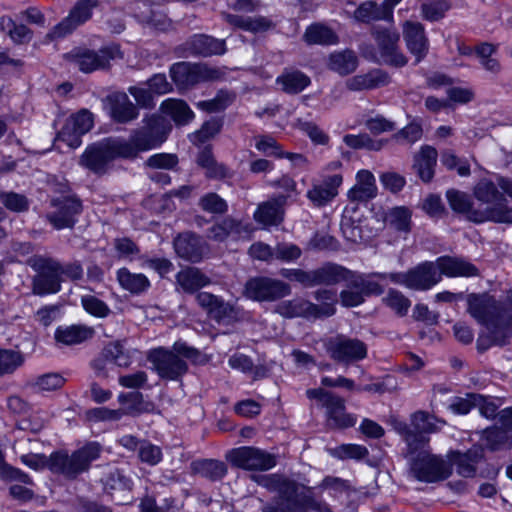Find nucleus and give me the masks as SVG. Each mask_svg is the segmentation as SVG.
Masks as SVG:
<instances>
[{
  "label": "nucleus",
  "instance_id": "8fccbe9b",
  "mask_svg": "<svg viewBox=\"0 0 512 512\" xmlns=\"http://www.w3.org/2000/svg\"><path fill=\"white\" fill-rule=\"evenodd\" d=\"M277 493L281 499L286 501L287 509L290 512H297V509L300 507L301 494L299 493V486L296 481L285 478Z\"/></svg>",
  "mask_w": 512,
  "mask_h": 512
},
{
  "label": "nucleus",
  "instance_id": "b1692460",
  "mask_svg": "<svg viewBox=\"0 0 512 512\" xmlns=\"http://www.w3.org/2000/svg\"><path fill=\"white\" fill-rule=\"evenodd\" d=\"M196 302L217 323H229L237 316L233 305L214 294L198 292Z\"/></svg>",
  "mask_w": 512,
  "mask_h": 512
},
{
  "label": "nucleus",
  "instance_id": "774afa93",
  "mask_svg": "<svg viewBox=\"0 0 512 512\" xmlns=\"http://www.w3.org/2000/svg\"><path fill=\"white\" fill-rule=\"evenodd\" d=\"M411 214L404 207L393 208L388 215L389 224L398 231L407 232L410 229Z\"/></svg>",
  "mask_w": 512,
  "mask_h": 512
},
{
  "label": "nucleus",
  "instance_id": "69168bd1",
  "mask_svg": "<svg viewBox=\"0 0 512 512\" xmlns=\"http://www.w3.org/2000/svg\"><path fill=\"white\" fill-rule=\"evenodd\" d=\"M295 126L301 131L305 132L314 144H328L329 136L324 133L315 123L297 119Z\"/></svg>",
  "mask_w": 512,
  "mask_h": 512
},
{
  "label": "nucleus",
  "instance_id": "f03ea898",
  "mask_svg": "<svg viewBox=\"0 0 512 512\" xmlns=\"http://www.w3.org/2000/svg\"><path fill=\"white\" fill-rule=\"evenodd\" d=\"M449 277H470L478 275V269L472 263L463 259L441 257L437 263L424 262L407 272L372 273L375 277L389 278L393 283L405 285L413 290H428L438 282L442 275Z\"/></svg>",
  "mask_w": 512,
  "mask_h": 512
},
{
  "label": "nucleus",
  "instance_id": "6ab92c4d",
  "mask_svg": "<svg viewBox=\"0 0 512 512\" xmlns=\"http://www.w3.org/2000/svg\"><path fill=\"white\" fill-rule=\"evenodd\" d=\"M54 211L47 214V220L54 228L60 230L73 228L77 222V216L82 212V202L76 196H61L51 200Z\"/></svg>",
  "mask_w": 512,
  "mask_h": 512
},
{
  "label": "nucleus",
  "instance_id": "5fc2aeb1",
  "mask_svg": "<svg viewBox=\"0 0 512 512\" xmlns=\"http://www.w3.org/2000/svg\"><path fill=\"white\" fill-rule=\"evenodd\" d=\"M450 8L451 3L448 0H435L423 3L421 5V13L423 19L435 22L444 18Z\"/></svg>",
  "mask_w": 512,
  "mask_h": 512
},
{
  "label": "nucleus",
  "instance_id": "c756f323",
  "mask_svg": "<svg viewBox=\"0 0 512 512\" xmlns=\"http://www.w3.org/2000/svg\"><path fill=\"white\" fill-rule=\"evenodd\" d=\"M108 101L110 114L114 121L125 124L138 118V107L130 101L126 93H114L108 96Z\"/></svg>",
  "mask_w": 512,
  "mask_h": 512
},
{
  "label": "nucleus",
  "instance_id": "603ef678",
  "mask_svg": "<svg viewBox=\"0 0 512 512\" xmlns=\"http://www.w3.org/2000/svg\"><path fill=\"white\" fill-rule=\"evenodd\" d=\"M423 136V128L417 122H411L391 136V140L400 145H413Z\"/></svg>",
  "mask_w": 512,
  "mask_h": 512
},
{
  "label": "nucleus",
  "instance_id": "bb28decb",
  "mask_svg": "<svg viewBox=\"0 0 512 512\" xmlns=\"http://www.w3.org/2000/svg\"><path fill=\"white\" fill-rule=\"evenodd\" d=\"M287 200L288 196L279 194L260 203L254 212V220L265 227L280 225L284 220Z\"/></svg>",
  "mask_w": 512,
  "mask_h": 512
},
{
  "label": "nucleus",
  "instance_id": "6e6552de",
  "mask_svg": "<svg viewBox=\"0 0 512 512\" xmlns=\"http://www.w3.org/2000/svg\"><path fill=\"white\" fill-rule=\"evenodd\" d=\"M123 57L120 45L116 43L104 46L99 50L76 47L71 52L65 54V58L84 73L108 69L112 60L123 59Z\"/></svg>",
  "mask_w": 512,
  "mask_h": 512
},
{
  "label": "nucleus",
  "instance_id": "bf43d9fd",
  "mask_svg": "<svg viewBox=\"0 0 512 512\" xmlns=\"http://www.w3.org/2000/svg\"><path fill=\"white\" fill-rule=\"evenodd\" d=\"M441 163L448 170H456L461 177H467L471 174L470 164L466 159L459 158L451 150L441 152Z\"/></svg>",
  "mask_w": 512,
  "mask_h": 512
},
{
  "label": "nucleus",
  "instance_id": "a19ab883",
  "mask_svg": "<svg viewBox=\"0 0 512 512\" xmlns=\"http://www.w3.org/2000/svg\"><path fill=\"white\" fill-rule=\"evenodd\" d=\"M117 280L124 290L132 294H141L150 286V281L144 274L131 273L127 268L117 271Z\"/></svg>",
  "mask_w": 512,
  "mask_h": 512
},
{
  "label": "nucleus",
  "instance_id": "5701e85b",
  "mask_svg": "<svg viewBox=\"0 0 512 512\" xmlns=\"http://www.w3.org/2000/svg\"><path fill=\"white\" fill-rule=\"evenodd\" d=\"M448 463L456 467L457 473L464 478H474L477 474V465L485 459L484 448L473 445L466 451L450 450L447 453Z\"/></svg>",
  "mask_w": 512,
  "mask_h": 512
},
{
  "label": "nucleus",
  "instance_id": "49530a36",
  "mask_svg": "<svg viewBox=\"0 0 512 512\" xmlns=\"http://www.w3.org/2000/svg\"><path fill=\"white\" fill-rule=\"evenodd\" d=\"M277 82L282 84L285 92L297 94L310 84V78L300 71H292L278 77Z\"/></svg>",
  "mask_w": 512,
  "mask_h": 512
},
{
  "label": "nucleus",
  "instance_id": "c9c22d12",
  "mask_svg": "<svg viewBox=\"0 0 512 512\" xmlns=\"http://www.w3.org/2000/svg\"><path fill=\"white\" fill-rule=\"evenodd\" d=\"M357 183L348 191L350 201L366 202L377 194L374 175L368 170H361L356 175Z\"/></svg>",
  "mask_w": 512,
  "mask_h": 512
},
{
  "label": "nucleus",
  "instance_id": "a18cd8bd",
  "mask_svg": "<svg viewBox=\"0 0 512 512\" xmlns=\"http://www.w3.org/2000/svg\"><path fill=\"white\" fill-rule=\"evenodd\" d=\"M196 162L206 169V175L210 178H224L226 176V167L216 162L210 147H204L198 153Z\"/></svg>",
  "mask_w": 512,
  "mask_h": 512
},
{
  "label": "nucleus",
  "instance_id": "de8ad7c7",
  "mask_svg": "<svg viewBox=\"0 0 512 512\" xmlns=\"http://www.w3.org/2000/svg\"><path fill=\"white\" fill-rule=\"evenodd\" d=\"M241 232V222L226 217L220 222L214 224L208 229V237L215 241H224L231 233L239 234Z\"/></svg>",
  "mask_w": 512,
  "mask_h": 512
},
{
  "label": "nucleus",
  "instance_id": "6e6d98bb",
  "mask_svg": "<svg viewBox=\"0 0 512 512\" xmlns=\"http://www.w3.org/2000/svg\"><path fill=\"white\" fill-rule=\"evenodd\" d=\"M46 468L54 474L64 475L69 479V454L66 450H55L46 457Z\"/></svg>",
  "mask_w": 512,
  "mask_h": 512
},
{
  "label": "nucleus",
  "instance_id": "ea45409f",
  "mask_svg": "<svg viewBox=\"0 0 512 512\" xmlns=\"http://www.w3.org/2000/svg\"><path fill=\"white\" fill-rule=\"evenodd\" d=\"M498 184L488 179L480 180L474 187V196L482 203L492 204L491 206L506 205V198L498 190Z\"/></svg>",
  "mask_w": 512,
  "mask_h": 512
},
{
  "label": "nucleus",
  "instance_id": "dca6fc26",
  "mask_svg": "<svg viewBox=\"0 0 512 512\" xmlns=\"http://www.w3.org/2000/svg\"><path fill=\"white\" fill-rule=\"evenodd\" d=\"M273 312L287 319L305 318L310 320L330 317L335 314L336 309L331 303L317 305L297 297L279 302L274 306Z\"/></svg>",
  "mask_w": 512,
  "mask_h": 512
},
{
  "label": "nucleus",
  "instance_id": "79ce46f5",
  "mask_svg": "<svg viewBox=\"0 0 512 512\" xmlns=\"http://www.w3.org/2000/svg\"><path fill=\"white\" fill-rule=\"evenodd\" d=\"M358 59L351 50L336 52L330 55L329 68L340 75H348L356 70Z\"/></svg>",
  "mask_w": 512,
  "mask_h": 512
},
{
  "label": "nucleus",
  "instance_id": "412c9836",
  "mask_svg": "<svg viewBox=\"0 0 512 512\" xmlns=\"http://www.w3.org/2000/svg\"><path fill=\"white\" fill-rule=\"evenodd\" d=\"M176 254L191 263H199L209 254V246L206 241L196 233L183 232L173 240Z\"/></svg>",
  "mask_w": 512,
  "mask_h": 512
},
{
  "label": "nucleus",
  "instance_id": "2eb2a0df",
  "mask_svg": "<svg viewBox=\"0 0 512 512\" xmlns=\"http://www.w3.org/2000/svg\"><path fill=\"white\" fill-rule=\"evenodd\" d=\"M221 71L203 63L178 62L171 66L170 76L178 89H188L200 82L216 80Z\"/></svg>",
  "mask_w": 512,
  "mask_h": 512
},
{
  "label": "nucleus",
  "instance_id": "7ed1b4c3",
  "mask_svg": "<svg viewBox=\"0 0 512 512\" xmlns=\"http://www.w3.org/2000/svg\"><path fill=\"white\" fill-rule=\"evenodd\" d=\"M372 274H361L336 263L327 262L316 269L317 285H335L342 281L347 289L340 292L341 303L345 307H355L364 303L365 298L381 295L383 287L373 281Z\"/></svg>",
  "mask_w": 512,
  "mask_h": 512
},
{
  "label": "nucleus",
  "instance_id": "09e8293b",
  "mask_svg": "<svg viewBox=\"0 0 512 512\" xmlns=\"http://www.w3.org/2000/svg\"><path fill=\"white\" fill-rule=\"evenodd\" d=\"M304 38L308 44L321 45L334 44L338 40L336 34L330 28L319 24L309 26Z\"/></svg>",
  "mask_w": 512,
  "mask_h": 512
},
{
  "label": "nucleus",
  "instance_id": "393cba45",
  "mask_svg": "<svg viewBox=\"0 0 512 512\" xmlns=\"http://www.w3.org/2000/svg\"><path fill=\"white\" fill-rule=\"evenodd\" d=\"M118 403L120 407L117 411L123 416L138 417L142 414H153L156 412V404L154 401L145 398L138 390L129 392H121L118 395Z\"/></svg>",
  "mask_w": 512,
  "mask_h": 512
},
{
  "label": "nucleus",
  "instance_id": "2f4dec72",
  "mask_svg": "<svg viewBox=\"0 0 512 512\" xmlns=\"http://www.w3.org/2000/svg\"><path fill=\"white\" fill-rule=\"evenodd\" d=\"M391 82L389 74L381 69H372L366 74L353 76L346 81L350 91L372 90L388 85Z\"/></svg>",
  "mask_w": 512,
  "mask_h": 512
},
{
  "label": "nucleus",
  "instance_id": "e433bc0d",
  "mask_svg": "<svg viewBox=\"0 0 512 512\" xmlns=\"http://www.w3.org/2000/svg\"><path fill=\"white\" fill-rule=\"evenodd\" d=\"M94 329L86 325L60 326L55 331V340L63 345L81 344L94 336Z\"/></svg>",
  "mask_w": 512,
  "mask_h": 512
},
{
  "label": "nucleus",
  "instance_id": "0eeeda50",
  "mask_svg": "<svg viewBox=\"0 0 512 512\" xmlns=\"http://www.w3.org/2000/svg\"><path fill=\"white\" fill-rule=\"evenodd\" d=\"M117 158L128 159L121 138L108 137L89 145L80 157V165L95 174L103 175Z\"/></svg>",
  "mask_w": 512,
  "mask_h": 512
},
{
  "label": "nucleus",
  "instance_id": "4d7b16f0",
  "mask_svg": "<svg viewBox=\"0 0 512 512\" xmlns=\"http://www.w3.org/2000/svg\"><path fill=\"white\" fill-rule=\"evenodd\" d=\"M331 454L339 460H362L369 454V452L367 447L364 445L347 443L337 446Z\"/></svg>",
  "mask_w": 512,
  "mask_h": 512
},
{
  "label": "nucleus",
  "instance_id": "f8f14e48",
  "mask_svg": "<svg viewBox=\"0 0 512 512\" xmlns=\"http://www.w3.org/2000/svg\"><path fill=\"white\" fill-rule=\"evenodd\" d=\"M231 466L245 471H268L277 465V458L265 450L254 446H240L226 453Z\"/></svg>",
  "mask_w": 512,
  "mask_h": 512
},
{
  "label": "nucleus",
  "instance_id": "20e7f679",
  "mask_svg": "<svg viewBox=\"0 0 512 512\" xmlns=\"http://www.w3.org/2000/svg\"><path fill=\"white\" fill-rule=\"evenodd\" d=\"M181 357L194 364H205L208 361L206 355L180 340L173 344L172 350L158 347L147 354L148 361L152 363L159 377L167 381H181L182 376L187 373V363Z\"/></svg>",
  "mask_w": 512,
  "mask_h": 512
},
{
  "label": "nucleus",
  "instance_id": "c85d7f7f",
  "mask_svg": "<svg viewBox=\"0 0 512 512\" xmlns=\"http://www.w3.org/2000/svg\"><path fill=\"white\" fill-rule=\"evenodd\" d=\"M342 181L340 174L329 175L321 183L312 185L307 191V198L314 206L323 207L337 196Z\"/></svg>",
  "mask_w": 512,
  "mask_h": 512
},
{
  "label": "nucleus",
  "instance_id": "c03bdc74",
  "mask_svg": "<svg viewBox=\"0 0 512 512\" xmlns=\"http://www.w3.org/2000/svg\"><path fill=\"white\" fill-rule=\"evenodd\" d=\"M343 142L352 149L380 151L388 143V140H375L372 139L367 133H361L358 135L347 134L343 137Z\"/></svg>",
  "mask_w": 512,
  "mask_h": 512
},
{
  "label": "nucleus",
  "instance_id": "338daca9",
  "mask_svg": "<svg viewBox=\"0 0 512 512\" xmlns=\"http://www.w3.org/2000/svg\"><path fill=\"white\" fill-rule=\"evenodd\" d=\"M435 420V416L426 411H417L412 415V424L414 429L419 430L426 435L438 430Z\"/></svg>",
  "mask_w": 512,
  "mask_h": 512
},
{
  "label": "nucleus",
  "instance_id": "7c9ffc66",
  "mask_svg": "<svg viewBox=\"0 0 512 512\" xmlns=\"http://www.w3.org/2000/svg\"><path fill=\"white\" fill-rule=\"evenodd\" d=\"M175 279L176 284L187 294H194L212 282L208 275L194 266L181 269L176 274Z\"/></svg>",
  "mask_w": 512,
  "mask_h": 512
},
{
  "label": "nucleus",
  "instance_id": "13d9d810",
  "mask_svg": "<svg viewBox=\"0 0 512 512\" xmlns=\"http://www.w3.org/2000/svg\"><path fill=\"white\" fill-rule=\"evenodd\" d=\"M280 275L288 280L296 281L305 288H311L317 285L316 269H281Z\"/></svg>",
  "mask_w": 512,
  "mask_h": 512
},
{
  "label": "nucleus",
  "instance_id": "1a4fd4ad",
  "mask_svg": "<svg viewBox=\"0 0 512 512\" xmlns=\"http://www.w3.org/2000/svg\"><path fill=\"white\" fill-rule=\"evenodd\" d=\"M27 264L37 272L32 279V292L35 295L54 294L61 289L62 265L53 258L34 255Z\"/></svg>",
  "mask_w": 512,
  "mask_h": 512
},
{
  "label": "nucleus",
  "instance_id": "4c0bfd02",
  "mask_svg": "<svg viewBox=\"0 0 512 512\" xmlns=\"http://www.w3.org/2000/svg\"><path fill=\"white\" fill-rule=\"evenodd\" d=\"M160 111L170 116L176 125L183 126L194 118V112L188 104L180 99H167L160 105Z\"/></svg>",
  "mask_w": 512,
  "mask_h": 512
},
{
  "label": "nucleus",
  "instance_id": "cd10ccee",
  "mask_svg": "<svg viewBox=\"0 0 512 512\" xmlns=\"http://www.w3.org/2000/svg\"><path fill=\"white\" fill-rule=\"evenodd\" d=\"M403 36L407 49L415 56V63H419L426 57L429 49L424 26L418 22L407 21L404 24Z\"/></svg>",
  "mask_w": 512,
  "mask_h": 512
},
{
  "label": "nucleus",
  "instance_id": "72a5a7b5",
  "mask_svg": "<svg viewBox=\"0 0 512 512\" xmlns=\"http://www.w3.org/2000/svg\"><path fill=\"white\" fill-rule=\"evenodd\" d=\"M190 466L193 474L200 475L210 482L221 481L228 473L225 462L218 459H197L192 461Z\"/></svg>",
  "mask_w": 512,
  "mask_h": 512
},
{
  "label": "nucleus",
  "instance_id": "0e129e2a",
  "mask_svg": "<svg viewBox=\"0 0 512 512\" xmlns=\"http://www.w3.org/2000/svg\"><path fill=\"white\" fill-rule=\"evenodd\" d=\"M383 301L399 316L406 315L411 305L410 300L406 296L394 289H390L388 291L387 296L383 299Z\"/></svg>",
  "mask_w": 512,
  "mask_h": 512
},
{
  "label": "nucleus",
  "instance_id": "864d4df0",
  "mask_svg": "<svg viewBox=\"0 0 512 512\" xmlns=\"http://www.w3.org/2000/svg\"><path fill=\"white\" fill-rule=\"evenodd\" d=\"M138 458L141 463L151 467L158 465L163 460V452L160 446L149 440L143 439L139 447Z\"/></svg>",
  "mask_w": 512,
  "mask_h": 512
},
{
  "label": "nucleus",
  "instance_id": "f704fd0d",
  "mask_svg": "<svg viewBox=\"0 0 512 512\" xmlns=\"http://www.w3.org/2000/svg\"><path fill=\"white\" fill-rule=\"evenodd\" d=\"M437 157V150L430 145L422 146L420 151L414 156L413 168L423 182L428 183L433 179Z\"/></svg>",
  "mask_w": 512,
  "mask_h": 512
},
{
  "label": "nucleus",
  "instance_id": "3c124183",
  "mask_svg": "<svg viewBox=\"0 0 512 512\" xmlns=\"http://www.w3.org/2000/svg\"><path fill=\"white\" fill-rule=\"evenodd\" d=\"M483 440L489 451L496 452L505 448L509 436L503 428L491 426L483 431Z\"/></svg>",
  "mask_w": 512,
  "mask_h": 512
},
{
  "label": "nucleus",
  "instance_id": "f257e3e1",
  "mask_svg": "<svg viewBox=\"0 0 512 512\" xmlns=\"http://www.w3.org/2000/svg\"><path fill=\"white\" fill-rule=\"evenodd\" d=\"M467 304L468 313L486 328L477 339L479 351L509 343L512 338V290L508 291L505 301H498L487 293H471L467 296Z\"/></svg>",
  "mask_w": 512,
  "mask_h": 512
},
{
  "label": "nucleus",
  "instance_id": "f3484780",
  "mask_svg": "<svg viewBox=\"0 0 512 512\" xmlns=\"http://www.w3.org/2000/svg\"><path fill=\"white\" fill-rule=\"evenodd\" d=\"M226 42L207 34H194L175 48L179 57H211L226 53Z\"/></svg>",
  "mask_w": 512,
  "mask_h": 512
},
{
  "label": "nucleus",
  "instance_id": "423d86ee",
  "mask_svg": "<svg viewBox=\"0 0 512 512\" xmlns=\"http://www.w3.org/2000/svg\"><path fill=\"white\" fill-rule=\"evenodd\" d=\"M446 198L453 211L465 214L466 218L471 222L483 223L491 221L495 223H512V208L506 205L474 209L472 208L470 196L456 189H449L446 192Z\"/></svg>",
  "mask_w": 512,
  "mask_h": 512
},
{
  "label": "nucleus",
  "instance_id": "58836bf2",
  "mask_svg": "<svg viewBox=\"0 0 512 512\" xmlns=\"http://www.w3.org/2000/svg\"><path fill=\"white\" fill-rule=\"evenodd\" d=\"M398 431L407 445V454L416 456L420 452H429L425 448L429 446L430 438L423 432L411 429L406 423L400 424Z\"/></svg>",
  "mask_w": 512,
  "mask_h": 512
},
{
  "label": "nucleus",
  "instance_id": "4468645a",
  "mask_svg": "<svg viewBox=\"0 0 512 512\" xmlns=\"http://www.w3.org/2000/svg\"><path fill=\"white\" fill-rule=\"evenodd\" d=\"M244 295L257 302H275L291 294L288 283L267 276H256L247 280Z\"/></svg>",
  "mask_w": 512,
  "mask_h": 512
},
{
  "label": "nucleus",
  "instance_id": "680f3d73",
  "mask_svg": "<svg viewBox=\"0 0 512 512\" xmlns=\"http://www.w3.org/2000/svg\"><path fill=\"white\" fill-rule=\"evenodd\" d=\"M234 98V94L221 90L213 99L199 102L198 107L207 112H219L228 107Z\"/></svg>",
  "mask_w": 512,
  "mask_h": 512
},
{
  "label": "nucleus",
  "instance_id": "37998d69",
  "mask_svg": "<svg viewBox=\"0 0 512 512\" xmlns=\"http://www.w3.org/2000/svg\"><path fill=\"white\" fill-rule=\"evenodd\" d=\"M387 15H389V12H384L382 5L378 4L376 1H365L354 11L355 20L362 23H370L379 20L389 21Z\"/></svg>",
  "mask_w": 512,
  "mask_h": 512
},
{
  "label": "nucleus",
  "instance_id": "ddd939ff",
  "mask_svg": "<svg viewBox=\"0 0 512 512\" xmlns=\"http://www.w3.org/2000/svg\"><path fill=\"white\" fill-rule=\"evenodd\" d=\"M329 357L341 364H352L367 357V345L358 338H352L344 334L330 337L324 343Z\"/></svg>",
  "mask_w": 512,
  "mask_h": 512
},
{
  "label": "nucleus",
  "instance_id": "9b49d317",
  "mask_svg": "<svg viewBox=\"0 0 512 512\" xmlns=\"http://www.w3.org/2000/svg\"><path fill=\"white\" fill-rule=\"evenodd\" d=\"M307 396L310 399H316L326 408L328 426L333 429H348L354 427L357 418L355 415L346 413L344 400L324 390L321 386L308 389Z\"/></svg>",
  "mask_w": 512,
  "mask_h": 512
},
{
  "label": "nucleus",
  "instance_id": "052dcab7",
  "mask_svg": "<svg viewBox=\"0 0 512 512\" xmlns=\"http://www.w3.org/2000/svg\"><path fill=\"white\" fill-rule=\"evenodd\" d=\"M23 363L20 352L0 349V376L13 373Z\"/></svg>",
  "mask_w": 512,
  "mask_h": 512
},
{
  "label": "nucleus",
  "instance_id": "a211bd4d",
  "mask_svg": "<svg viewBox=\"0 0 512 512\" xmlns=\"http://www.w3.org/2000/svg\"><path fill=\"white\" fill-rule=\"evenodd\" d=\"M371 34L380 51L384 62L394 67H403L407 64V57L399 50V33L393 28L373 27Z\"/></svg>",
  "mask_w": 512,
  "mask_h": 512
},
{
  "label": "nucleus",
  "instance_id": "9d476101",
  "mask_svg": "<svg viewBox=\"0 0 512 512\" xmlns=\"http://www.w3.org/2000/svg\"><path fill=\"white\" fill-rule=\"evenodd\" d=\"M413 477L423 483H437L448 479L452 474L451 465L441 455L420 452L409 461Z\"/></svg>",
  "mask_w": 512,
  "mask_h": 512
},
{
  "label": "nucleus",
  "instance_id": "4be33fe9",
  "mask_svg": "<svg viewBox=\"0 0 512 512\" xmlns=\"http://www.w3.org/2000/svg\"><path fill=\"white\" fill-rule=\"evenodd\" d=\"M103 446L98 441H87L69 455V479L88 472L92 463L101 457Z\"/></svg>",
  "mask_w": 512,
  "mask_h": 512
},
{
  "label": "nucleus",
  "instance_id": "39448f33",
  "mask_svg": "<svg viewBox=\"0 0 512 512\" xmlns=\"http://www.w3.org/2000/svg\"><path fill=\"white\" fill-rule=\"evenodd\" d=\"M172 125L164 116L154 113L145 115L142 125L131 131L129 138H121L128 159H136L140 153L161 146L168 138Z\"/></svg>",
  "mask_w": 512,
  "mask_h": 512
},
{
  "label": "nucleus",
  "instance_id": "a878e982",
  "mask_svg": "<svg viewBox=\"0 0 512 512\" xmlns=\"http://www.w3.org/2000/svg\"><path fill=\"white\" fill-rule=\"evenodd\" d=\"M98 5L99 0H78L69 15L55 27L54 33L62 37L72 32L92 17V10Z\"/></svg>",
  "mask_w": 512,
  "mask_h": 512
},
{
  "label": "nucleus",
  "instance_id": "473e14b6",
  "mask_svg": "<svg viewBox=\"0 0 512 512\" xmlns=\"http://www.w3.org/2000/svg\"><path fill=\"white\" fill-rule=\"evenodd\" d=\"M221 15L230 25L251 33L264 32L274 27L273 21L265 16L249 17L227 12H222Z\"/></svg>",
  "mask_w": 512,
  "mask_h": 512
},
{
  "label": "nucleus",
  "instance_id": "aec40b11",
  "mask_svg": "<svg viewBox=\"0 0 512 512\" xmlns=\"http://www.w3.org/2000/svg\"><path fill=\"white\" fill-rule=\"evenodd\" d=\"M103 492L116 505L132 503L131 492L134 487L132 478L123 469L115 468L106 473L101 479Z\"/></svg>",
  "mask_w": 512,
  "mask_h": 512
},
{
  "label": "nucleus",
  "instance_id": "e2e57ef3",
  "mask_svg": "<svg viewBox=\"0 0 512 512\" xmlns=\"http://www.w3.org/2000/svg\"><path fill=\"white\" fill-rule=\"evenodd\" d=\"M85 419L92 423L119 421L121 420V414L117 409L95 407L85 411Z\"/></svg>",
  "mask_w": 512,
  "mask_h": 512
}]
</instances>
